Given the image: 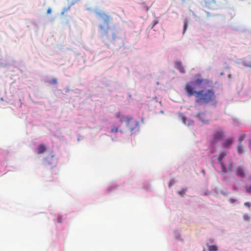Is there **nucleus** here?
<instances>
[{"mask_svg": "<svg viewBox=\"0 0 251 251\" xmlns=\"http://www.w3.org/2000/svg\"><path fill=\"white\" fill-rule=\"evenodd\" d=\"M210 81L207 79L198 78L194 81L187 83L185 90L188 97L195 96L196 103L200 104L202 102L209 103L215 99V92L213 89H209L206 91L203 90L197 91L196 86L201 87L202 84H208Z\"/></svg>", "mask_w": 251, "mask_h": 251, "instance_id": "f257e3e1", "label": "nucleus"}, {"mask_svg": "<svg viewBox=\"0 0 251 251\" xmlns=\"http://www.w3.org/2000/svg\"><path fill=\"white\" fill-rule=\"evenodd\" d=\"M99 15L106 25V27H104L102 25H100L99 26L100 29V30L101 34L102 36H105L107 38H109L108 30L110 29V27L109 26V23L110 20H111V18L109 16L105 14L104 13H99Z\"/></svg>", "mask_w": 251, "mask_h": 251, "instance_id": "f03ea898", "label": "nucleus"}, {"mask_svg": "<svg viewBox=\"0 0 251 251\" xmlns=\"http://www.w3.org/2000/svg\"><path fill=\"white\" fill-rule=\"evenodd\" d=\"M233 167V164L231 160L229 161L227 167H226L224 163H221L222 170L224 173H226L227 172L230 171L232 169Z\"/></svg>", "mask_w": 251, "mask_h": 251, "instance_id": "7ed1b4c3", "label": "nucleus"}, {"mask_svg": "<svg viewBox=\"0 0 251 251\" xmlns=\"http://www.w3.org/2000/svg\"><path fill=\"white\" fill-rule=\"evenodd\" d=\"M45 163L46 165H50L52 166L55 165L56 161L54 159V155H51L50 157H48L46 159Z\"/></svg>", "mask_w": 251, "mask_h": 251, "instance_id": "20e7f679", "label": "nucleus"}, {"mask_svg": "<svg viewBox=\"0 0 251 251\" xmlns=\"http://www.w3.org/2000/svg\"><path fill=\"white\" fill-rule=\"evenodd\" d=\"M47 150L46 146L44 144L38 145L35 149V151L38 154H42L44 153Z\"/></svg>", "mask_w": 251, "mask_h": 251, "instance_id": "39448f33", "label": "nucleus"}, {"mask_svg": "<svg viewBox=\"0 0 251 251\" xmlns=\"http://www.w3.org/2000/svg\"><path fill=\"white\" fill-rule=\"evenodd\" d=\"M224 134L222 131H217L213 136V139L215 142L221 140L224 136Z\"/></svg>", "mask_w": 251, "mask_h": 251, "instance_id": "423d86ee", "label": "nucleus"}, {"mask_svg": "<svg viewBox=\"0 0 251 251\" xmlns=\"http://www.w3.org/2000/svg\"><path fill=\"white\" fill-rule=\"evenodd\" d=\"M236 175L240 177H244L245 176L244 168L242 167H238L236 170Z\"/></svg>", "mask_w": 251, "mask_h": 251, "instance_id": "0eeeda50", "label": "nucleus"}, {"mask_svg": "<svg viewBox=\"0 0 251 251\" xmlns=\"http://www.w3.org/2000/svg\"><path fill=\"white\" fill-rule=\"evenodd\" d=\"M175 67L181 73H184L185 70L183 67L181 62L178 61L175 63Z\"/></svg>", "mask_w": 251, "mask_h": 251, "instance_id": "6e6552de", "label": "nucleus"}, {"mask_svg": "<svg viewBox=\"0 0 251 251\" xmlns=\"http://www.w3.org/2000/svg\"><path fill=\"white\" fill-rule=\"evenodd\" d=\"M233 143V140L231 138L226 139L222 144L224 148H228Z\"/></svg>", "mask_w": 251, "mask_h": 251, "instance_id": "1a4fd4ad", "label": "nucleus"}, {"mask_svg": "<svg viewBox=\"0 0 251 251\" xmlns=\"http://www.w3.org/2000/svg\"><path fill=\"white\" fill-rule=\"evenodd\" d=\"M227 155L226 151H223L220 153L218 157V160L221 165V163H224L223 159Z\"/></svg>", "mask_w": 251, "mask_h": 251, "instance_id": "9d476101", "label": "nucleus"}, {"mask_svg": "<svg viewBox=\"0 0 251 251\" xmlns=\"http://www.w3.org/2000/svg\"><path fill=\"white\" fill-rule=\"evenodd\" d=\"M205 5L208 7H210L212 5L217 3L216 0H205Z\"/></svg>", "mask_w": 251, "mask_h": 251, "instance_id": "9b49d317", "label": "nucleus"}, {"mask_svg": "<svg viewBox=\"0 0 251 251\" xmlns=\"http://www.w3.org/2000/svg\"><path fill=\"white\" fill-rule=\"evenodd\" d=\"M237 151L239 154H241L243 152V147L240 143L237 146Z\"/></svg>", "mask_w": 251, "mask_h": 251, "instance_id": "f8f14e48", "label": "nucleus"}, {"mask_svg": "<svg viewBox=\"0 0 251 251\" xmlns=\"http://www.w3.org/2000/svg\"><path fill=\"white\" fill-rule=\"evenodd\" d=\"M218 249V248L216 245H211L208 247L209 251H217Z\"/></svg>", "mask_w": 251, "mask_h": 251, "instance_id": "ddd939ff", "label": "nucleus"}, {"mask_svg": "<svg viewBox=\"0 0 251 251\" xmlns=\"http://www.w3.org/2000/svg\"><path fill=\"white\" fill-rule=\"evenodd\" d=\"M243 218L244 220L245 221H249L250 220V216L247 214H244Z\"/></svg>", "mask_w": 251, "mask_h": 251, "instance_id": "4468645a", "label": "nucleus"}, {"mask_svg": "<svg viewBox=\"0 0 251 251\" xmlns=\"http://www.w3.org/2000/svg\"><path fill=\"white\" fill-rule=\"evenodd\" d=\"M186 191V189H182L181 190L178 192V194L181 196H183L185 195Z\"/></svg>", "mask_w": 251, "mask_h": 251, "instance_id": "2eb2a0df", "label": "nucleus"}, {"mask_svg": "<svg viewBox=\"0 0 251 251\" xmlns=\"http://www.w3.org/2000/svg\"><path fill=\"white\" fill-rule=\"evenodd\" d=\"M118 131V128L115 126H113L111 129V132L112 133H117Z\"/></svg>", "mask_w": 251, "mask_h": 251, "instance_id": "dca6fc26", "label": "nucleus"}, {"mask_svg": "<svg viewBox=\"0 0 251 251\" xmlns=\"http://www.w3.org/2000/svg\"><path fill=\"white\" fill-rule=\"evenodd\" d=\"M245 137H246V135L245 134H242L241 135L239 139H238V140H239V143L241 144V142L245 139Z\"/></svg>", "mask_w": 251, "mask_h": 251, "instance_id": "f3484780", "label": "nucleus"}, {"mask_svg": "<svg viewBox=\"0 0 251 251\" xmlns=\"http://www.w3.org/2000/svg\"><path fill=\"white\" fill-rule=\"evenodd\" d=\"M158 23V21L157 20H154L152 22L151 27V28H152L156 25H157Z\"/></svg>", "mask_w": 251, "mask_h": 251, "instance_id": "a211bd4d", "label": "nucleus"}, {"mask_svg": "<svg viewBox=\"0 0 251 251\" xmlns=\"http://www.w3.org/2000/svg\"><path fill=\"white\" fill-rule=\"evenodd\" d=\"M187 23L186 21L184 22V25H183V33H184L187 29Z\"/></svg>", "mask_w": 251, "mask_h": 251, "instance_id": "6ab92c4d", "label": "nucleus"}, {"mask_svg": "<svg viewBox=\"0 0 251 251\" xmlns=\"http://www.w3.org/2000/svg\"><path fill=\"white\" fill-rule=\"evenodd\" d=\"M127 119L126 118H125L124 116H121V117L120 118V121L121 123H123L124 121H127Z\"/></svg>", "mask_w": 251, "mask_h": 251, "instance_id": "aec40b11", "label": "nucleus"}, {"mask_svg": "<svg viewBox=\"0 0 251 251\" xmlns=\"http://www.w3.org/2000/svg\"><path fill=\"white\" fill-rule=\"evenodd\" d=\"M246 191L248 193L251 194V185H250L249 187L246 189Z\"/></svg>", "mask_w": 251, "mask_h": 251, "instance_id": "412c9836", "label": "nucleus"}, {"mask_svg": "<svg viewBox=\"0 0 251 251\" xmlns=\"http://www.w3.org/2000/svg\"><path fill=\"white\" fill-rule=\"evenodd\" d=\"M51 82H52V83L56 84L57 83V80L56 78H53L51 79Z\"/></svg>", "mask_w": 251, "mask_h": 251, "instance_id": "4be33fe9", "label": "nucleus"}, {"mask_svg": "<svg viewBox=\"0 0 251 251\" xmlns=\"http://www.w3.org/2000/svg\"><path fill=\"white\" fill-rule=\"evenodd\" d=\"M229 201H230V202H231V203H234L236 202H237V201H236V200H235V199H232V198H231V199H229Z\"/></svg>", "mask_w": 251, "mask_h": 251, "instance_id": "5701e85b", "label": "nucleus"}, {"mask_svg": "<svg viewBox=\"0 0 251 251\" xmlns=\"http://www.w3.org/2000/svg\"><path fill=\"white\" fill-rule=\"evenodd\" d=\"M244 205L248 207H250L251 206V203L249 202H245L244 203Z\"/></svg>", "mask_w": 251, "mask_h": 251, "instance_id": "b1692460", "label": "nucleus"}, {"mask_svg": "<svg viewBox=\"0 0 251 251\" xmlns=\"http://www.w3.org/2000/svg\"><path fill=\"white\" fill-rule=\"evenodd\" d=\"M197 116L200 118V119H201V117H204V114L203 113H200V114H198Z\"/></svg>", "mask_w": 251, "mask_h": 251, "instance_id": "393cba45", "label": "nucleus"}, {"mask_svg": "<svg viewBox=\"0 0 251 251\" xmlns=\"http://www.w3.org/2000/svg\"><path fill=\"white\" fill-rule=\"evenodd\" d=\"M57 221L60 223H62V218H61V216H58V218H57Z\"/></svg>", "mask_w": 251, "mask_h": 251, "instance_id": "a878e982", "label": "nucleus"}, {"mask_svg": "<svg viewBox=\"0 0 251 251\" xmlns=\"http://www.w3.org/2000/svg\"><path fill=\"white\" fill-rule=\"evenodd\" d=\"M116 38V34L115 33H113L112 34V39L113 40H115Z\"/></svg>", "mask_w": 251, "mask_h": 251, "instance_id": "bb28decb", "label": "nucleus"}, {"mask_svg": "<svg viewBox=\"0 0 251 251\" xmlns=\"http://www.w3.org/2000/svg\"><path fill=\"white\" fill-rule=\"evenodd\" d=\"M116 117L117 118H120L122 116H121V114L120 113H117L116 114V115H115Z\"/></svg>", "mask_w": 251, "mask_h": 251, "instance_id": "cd10ccee", "label": "nucleus"}, {"mask_svg": "<svg viewBox=\"0 0 251 251\" xmlns=\"http://www.w3.org/2000/svg\"><path fill=\"white\" fill-rule=\"evenodd\" d=\"M51 12V9L50 8H48L47 10V14H50Z\"/></svg>", "mask_w": 251, "mask_h": 251, "instance_id": "c85d7f7f", "label": "nucleus"}, {"mask_svg": "<svg viewBox=\"0 0 251 251\" xmlns=\"http://www.w3.org/2000/svg\"><path fill=\"white\" fill-rule=\"evenodd\" d=\"M183 122L184 124H185V118H184V117L183 118Z\"/></svg>", "mask_w": 251, "mask_h": 251, "instance_id": "c756f323", "label": "nucleus"}, {"mask_svg": "<svg viewBox=\"0 0 251 251\" xmlns=\"http://www.w3.org/2000/svg\"><path fill=\"white\" fill-rule=\"evenodd\" d=\"M249 146H250V147L251 148V141L250 143V145Z\"/></svg>", "mask_w": 251, "mask_h": 251, "instance_id": "7c9ffc66", "label": "nucleus"}]
</instances>
